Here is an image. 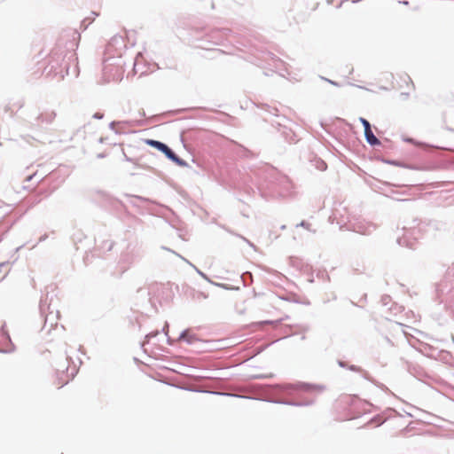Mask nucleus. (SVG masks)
<instances>
[{"label": "nucleus", "instance_id": "39448f33", "mask_svg": "<svg viewBox=\"0 0 454 454\" xmlns=\"http://www.w3.org/2000/svg\"><path fill=\"white\" fill-rule=\"evenodd\" d=\"M36 176V173L31 175V176H28L27 178H26V181H30L34 176Z\"/></svg>", "mask_w": 454, "mask_h": 454}, {"label": "nucleus", "instance_id": "423d86ee", "mask_svg": "<svg viewBox=\"0 0 454 454\" xmlns=\"http://www.w3.org/2000/svg\"><path fill=\"white\" fill-rule=\"evenodd\" d=\"M186 334H187V332L183 333L181 334V339H185Z\"/></svg>", "mask_w": 454, "mask_h": 454}, {"label": "nucleus", "instance_id": "f257e3e1", "mask_svg": "<svg viewBox=\"0 0 454 454\" xmlns=\"http://www.w3.org/2000/svg\"><path fill=\"white\" fill-rule=\"evenodd\" d=\"M360 121L362 122L364 128V135L366 137L367 142L372 145H380V140L373 135L371 125L369 121L364 118H360Z\"/></svg>", "mask_w": 454, "mask_h": 454}, {"label": "nucleus", "instance_id": "f03ea898", "mask_svg": "<svg viewBox=\"0 0 454 454\" xmlns=\"http://www.w3.org/2000/svg\"><path fill=\"white\" fill-rule=\"evenodd\" d=\"M71 380V376L65 371H61L59 372H57L56 378L54 380V384L57 387L60 388L69 382Z\"/></svg>", "mask_w": 454, "mask_h": 454}, {"label": "nucleus", "instance_id": "7ed1b4c3", "mask_svg": "<svg viewBox=\"0 0 454 454\" xmlns=\"http://www.w3.org/2000/svg\"><path fill=\"white\" fill-rule=\"evenodd\" d=\"M161 152L172 161L176 162V164L183 166L184 165V160L179 159L172 151L170 148H168L167 145L164 146L163 150Z\"/></svg>", "mask_w": 454, "mask_h": 454}, {"label": "nucleus", "instance_id": "20e7f679", "mask_svg": "<svg viewBox=\"0 0 454 454\" xmlns=\"http://www.w3.org/2000/svg\"><path fill=\"white\" fill-rule=\"evenodd\" d=\"M145 143L154 148H157L158 150H160L161 152V150H163L164 146L166 145L165 144L160 142V141H156V140H153V139H147L145 141Z\"/></svg>", "mask_w": 454, "mask_h": 454}]
</instances>
